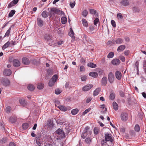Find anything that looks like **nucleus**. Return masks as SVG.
Listing matches in <instances>:
<instances>
[{
    "label": "nucleus",
    "mask_w": 146,
    "mask_h": 146,
    "mask_svg": "<svg viewBox=\"0 0 146 146\" xmlns=\"http://www.w3.org/2000/svg\"><path fill=\"white\" fill-rule=\"evenodd\" d=\"M0 84L5 86H7L9 85L10 82L7 78H1L0 80Z\"/></svg>",
    "instance_id": "1"
},
{
    "label": "nucleus",
    "mask_w": 146,
    "mask_h": 146,
    "mask_svg": "<svg viewBox=\"0 0 146 146\" xmlns=\"http://www.w3.org/2000/svg\"><path fill=\"white\" fill-rule=\"evenodd\" d=\"M114 76L112 72L109 73L108 75V81L110 83H113L114 80Z\"/></svg>",
    "instance_id": "2"
},
{
    "label": "nucleus",
    "mask_w": 146,
    "mask_h": 146,
    "mask_svg": "<svg viewBox=\"0 0 146 146\" xmlns=\"http://www.w3.org/2000/svg\"><path fill=\"white\" fill-rule=\"evenodd\" d=\"M105 140L106 141H110L111 142H112L113 139L110 134L107 133L105 134Z\"/></svg>",
    "instance_id": "3"
},
{
    "label": "nucleus",
    "mask_w": 146,
    "mask_h": 146,
    "mask_svg": "<svg viewBox=\"0 0 146 146\" xmlns=\"http://www.w3.org/2000/svg\"><path fill=\"white\" fill-rule=\"evenodd\" d=\"M12 73V72L9 69H5L3 72V74L6 76H10Z\"/></svg>",
    "instance_id": "4"
},
{
    "label": "nucleus",
    "mask_w": 146,
    "mask_h": 146,
    "mask_svg": "<svg viewBox=\"0 0 146 146\" xmlns=\"http://www.w3.org/2000/svg\"><path fill=\"white\" fill-rule=\"evenodd\" d=\"M57 134L60 135L61 137L63 138L64 137L65 134L62 131L61 129H58L56 131Z\"/></svg>",
    "instance_id": "5"
},
{
    "label": "nucleus",
    "mask_w": 146,
    "mask_h": 146,
    "mask_svg": "<svg viewBox=\"0 0 146 146\" xmlns=\"http://www.w3.org/2000/svg\"><path fill=\"white\" fill-rule=\"evenodd\" d=\"M93 87L92 85L88 84L84 86L82 88V90L84 91H88L90 90Z\"/></svg>",
    "instance_id": "6"
},
{
    "label": "nucleus",
    "mask_w": 146,
    "mask_h": 146,
    "mask_svg": "<svg viewBox=\"0 0 146 146\" xmlns=\"http://www.w3.org/2000/svg\"><path fill=\"white\" fill-rule=\"evenodd\" d=\"M121 117L122 120L125 121L127 119V115L125 113H122L121 115Z\"/></svg>",
    "instance_id": "7"
},
{
    "label": "nucleus",
    "mask_w": 146,
    "mask_h": 146,
    "mask_svg": "<svg viewBox=\"0 0 146 146\" xmlns=\"http://www.w3.org/2000/svg\"><path fill=\"white\" fill-rule=\"evenodd\" d=\"M37 23L38 26L41 27L43 25L44 23L43 20L41 18H38L37 19Z\"/></svg>",
    "instance_id": "8"
},
{
    "label": "nucleus",
    "mask_w": 146,
    "mask_h": 146,
    "mask_svg": "<svg viewBox=\"0 0 146 146\" xmlns=\"http://www.w3.org/2000/svg\"><path fill=\"white\" fill-rule=\"evenodd\" d=\"M107 82V78L106 77H103L101 81L102 85L103 86H105Z\"/></svg>",
    "instance_id": "9"
},
{
    "label": "nucleus",
    "mask_w": 146,
    "mask_h": 146,
    "mask_svg": "<svg viewBox=\"0 0 146 146\" xmlns=\"http://www.w3.org/2000/svg\"><path fill=\"white\" fill-rule=\"evenodd\" d=\"M115 76L116 78L118 80H120L121 78V74L119 71H117L115 73Z\"/></svg>",
    "instance_id": "10"
},
{
    "label": "nucleus",
    "mask_w": 146,
    "mask_h": 146,
    "mask_svg": "<svg viewBox=\"0 0 146 146\" xmlns=\"http://www.w3.org/2000/svg\"><path fill=\"white\" fill-rule=\"evenodd\" d=\"M13 64L14 66L17 67L20 65V62L18 60L15 59L13 60Z\"/></svg>",
    "instance_id": "11"
},
{
    "label": "nucleus",
    "mask_w": 146,
    "mask_h": 146,
    "mask_svg": "<svg viewBox=\"0 0 146 146\" xmlns=\"http://www.w3.org/2000/svg\"><path fill=\"white\" fill-rule=\"evenodd\" d=\"M112 64L115 65H118L120 63V61L117 59H115L111 61Z\"/></svg>",
    "instance_id": "12"
},
{
    "label": "nucleus",
    "mask_w": 146,
    "mask_h": 146,
    "mask_svg": "<svg viewBox=\"0 0 146 146\" xmlns=\"http://www.w3.org/2000/svg\"><path fill=\"white\" fill-rule=\"evenodd\" d=\"M22 62L24 64L28 65L30 63V61L27 58L25 57L23 58Z\"/></svg>",
    "instance_id": "13"
},
{
    "label": "nucleus",
    "mask_w": 146,
    "mask_h": 146,
    "mask_svg": "<svg viewBox=\"0 0 146 146\" xmlns=\"http://www.w3.org/2000/svg\"><path fill=\"white\" fill-rule=\"evenodd\" d=\"M125 48V45H121L118 46L117 50L118 52H121Z\"/></svg>",
    "instance_id": "14"
},
{
    "label": "nucleus",
    "mask_w": 146,
    "mask_h": 146,
    "mask_svg": "<svg viewBox=\"0 0 146 146\" xmlns=\"http://www.w3.org/2000/svg\"><path fill=\"white\" fill-rule=\"evenodd\" d=\"M44 38L46 40L48 41L52 39V37L51 35L46 34L45 35Z\"/></svg>",
    "instance_id": "15"
},
{
    "label": "nucleus",
    "mask_w": 146,
    "mask_h": 146,
    "mask_svg": "<svg viewBox=\"0 0 146 146\" xmlns=\"http://www.w3.org/2000/svg\"><path fill=\"white\" fill-rule=\"evenodd\" d=\"M101 90L100 88H98L96 89L93 92V94L94 96H97L100 92Z\"/></svg>",
    "instance_id": "16"
},
{
    "label": "nucleus",
    "mask_w": 146,
    "mask_h": 146,
    "mask_svg": "<svg viewBox=\"0 0 146 146\" xmlns=\"http://www.w3.org/2000/svg\"><path fill=\"white\" fill-rule=\"evenodd\" d=\"M89 75L95 78H96L98 76V74L96 72H90Z\"/></svg>",
    "instance_id": "17"
},
{
    "label": "nucleus",
    "mask_w": 146,
    "mask_h": 146,
    "mask_svg": "<svg viewBox=\"0 0 146 146\" xmlns=\"http://www.w3.org/2000/svg\"><path fill=\"white\" fill-rule=\"evenodd\" d=\"M58 107L61 111H66L67 110V108L65 106H59Z\"/></svg>",
    "instance_id": "18"
},
{
    "label": "nucleus",
    "mask_w": 146,
    "mask_h": 146,
    "mask_svg": "<svg viewBox=\"0 0 146 146\" xmlns=\"http://www.w3.org/2000/svg\"><path fill=\"white\" fill-rule=\"evenodd\" d=\"M16 120V117L15 116L11 117L9 119V121L10 122L12 123L15 122Z\"/></svg>",
    "instance_id": "19"
},
{
    "label": "nucleus",
    "mask_w": 146,
    "mask_h": 146,
    "mask_svg": "<svg viewBox=\"0 0 146 146\" xmlns=\"http://www.w3.org/2000/svg\"><path fill=\"white\" fill-rule=\"evenodd\" d=\"M123 41V40L122 39L120 38H118L115 40V44H121Z\"/></svg>",
    "instance_id": "20"
},
{
    "label": "nucleus",
    "mask_w": 146,
    "mask_h": 146,
    "mask_svg": "<svg viewBox=\"0 0 146 146\" xmlns=\"http://www.w3.org/2000/svg\"><path fill=\"white\" fill-rule=\"evenodd\" d=\"M113 108L115 110H117L118 108V107L117 104V103L114 102L113 103Z\"/></svg>",
    "instance_id": "21"
},
{
    "label": "nucleus",
    "mask_w": 146,
    "mask_h": 146,
    "mask_svg": "<svg viewBox=\"0 0 146 146\" xmlns=\"http://www.w3.org/2000/svg\"><path fill=\"white\" fill-rule=\"evenodd\" d=\"M121 3L124 6H127L129 4L128 1L127 0H123L121 1Z\"/></svg>",
    "instance_id": "22"
},
{
    "label": "nucleus",
    "mask_w": 146,
    "mask_h": 146,
    "mask_svg": "<svg viewBox=\"0 0 146 146\" xmlns=\"http://www.w3.org/2000/svg\"><path fill=\"white\" fill-rule=\"evenodd\" d=\"M78 109L76 108L72 110L71 112L73 115H75L78 113Z\"/></svg>",
    "instance_id": "23"
},
{
    "label": "nucleus",
    "mask_w": 146,
    "mask_h": 146,
    "mask_svg": "<svg viewBox=\"0 0 146 146\" xmlns=\"http://www.w3.org/2000/svg\"><path fill=\"white\" fill-rule=\"evenodd\" d=\"M87 65L88 66L92 68H95L96 67V64L92 62L88 63Z\"/></svg>",
    "instance_id": "24"
},
{
    "label": "nucleus",
    "mask_w": 146,
    "mask_h": 146,
    "mask_svg": "<svg viewBox=\"0 0 146 146\" xmlns=\"http://www.w3.org/2000/svg\"><path fill=\"white\" fill-rule=\"evenodd\" d=\"M70 32L69 33V35L73 38H74L75 36L74 35V33L72 30L71 28L70 29Z\"/></svg>",
    "instance_id": "25"
},
{
    "label": "nucleus",
    "mask_w": 146,
    "mask_h": 146,
    "mask_svg": "<svg viewBox=\"0 0 146 146\" xmlns=\"http://www.w3.org/2000/svg\"><path fill=\"white\" fill-rule=\"evenodd\" d=\"M95 28L93 25H91L89 27V32L91 34H92L94 33V30Z\"/></svg>",
    "instance_id": "26"
},
{
    "label": "nucleus",
    "mask_w": 146,
    "mask_h": 146,
    "mask_svg": "<svg viewBox=\"0 0 146 146\" xmlns=\"http://www.w3.org/2000/svg\"><path fill=\"white\" fill-rule=\"evenodd\" d=\"M67 19L66 17H62L61 19V21L62 24H65L67 22Z\"/></svg>",
    "instance_id": "27"
},
{
    "label": "nucleus",
    "mask_w": 146,
    "mask_h": 146,
    "mask_svg": "<svg viewBox=\"0 0 146 146\" xmlns=\"http://www.w3.org/2000/svg\"><path fill=\"white\" fill-rule=\"evenodd\" d=\"M15 11L14 10H12L9 12V17H11L13 16L15 14Z\"/></svg>",
    "instance_id": "28"
},
{
    "label": "nucleus",
    "mask_w": 146,
    "mask_h": 146,
    "mask_svg": "<svg viewBox=\"0 0 146 146\" xmlns=\"http://www.w3.org/2000/svg\"><path fill=\"white\" fill-rule=\"evenodd\" d=\"M117 17L119 20H121L123 18V16L122 14L121 13H119L117 15Z\"/></svg>",
    "instance_id": "29"
},
{
    "label": "nucleus",
    "mask_w": 146,
    "mask_h": 146,
    "mask_svg": "<svg viewBox=\"0 0 146 146\" xmlns=\"http://www.w3.org/2000/svg\"><path fill=\"white\" fill-rule=\"evenodd\" d=\"M9 46V41H8L3 46L2 49L3 50H4L8 47Z\"/></svg>",
    "instance_id": "30"
},
{
    "label": "nucleus",
    "mask_w": 146,
    "mask_h": 146,
    "mask_svg": "<svg viewBox=\"0 0 146 146\" xmlns=\"http://www.w3.org/2000/svg\"><path fill=\"white\" fill-rule=\"evenodd\" d=\"M82 22L84 26L86 27H87L88 26V23L85 19H82Z\"/></svg>",
    "instance_id": "31"
},
{
    "label": "nucleus",
    "mask_w": 146,
    "mask_h": 146,
    "mask_svg": "<svg viewBox=\"0 0 146 146\" xmlns=\"http://www.w3.org/2000/svg\"><path fill=\"white\" fill-rule=\"evenodd\" d=\"M11 27H10L9 29L7 30V31L6 33H5V37L7 36L8 37L9 35V34L10 33L11 30Z\"/></svg>",
    "instance_id": "32"
},
{
    "label": "nucleus",
    "mask_w": 146,
    "mask_h": 146,
    "mask_svg": "<svg viewBox=\"0 0 146 146\" xmlns=\"http://www.w3.org/2000/svg\"><path fill=\"white\" fill-rule=\"evenodd\" d=\"M44 84L42 83H38L37 85V88L39 90L42 89L44 88Z\"/></svg>",
    "instance_id": "33"
},
{
    "label": "nucleus",
    "mask_w": 146,
    "mask_h": 146,
    "mask_svg": "<svg viewBox=\"0 0 146 146\" xmlns=\"http://www.w3.org/2000/svg\"><path fill=\"white\" fill-rule=\"evenodd\" d=\"M28 88L30 91H33L35 89L34 86L31 84H29L28 87Z\"/></svg>",
    "instance_id": "34"
},
{
    "label": "nucleus",
    "mask_w": 146,
    "mask_h": 146,
    "mask_svg": "<svg viewBox=\"0 0 146 146\" xmlns=\"http://www.w3.org/2000/svg\"><path fill=\"white\" fill-rule=\"evenodd\" d=\"M28 124L27 123H24L23 124L22 127L24 129H27L28 127Z\"/></svg>",
    "instance_id": "35"
},
{
    "label": "nucleus",
    "mask_w": 146,
    "mask_h": 146,
    "mask_svg": "<svg viewBox=\"0 0 146 146\" xmlns=\"http://www.w3.org/2000/svg\"><path fill=\"white\" fill-rule=\"evenodd\" d=\"M57 78V76L56 75H54L53 76L52 78L50 80L55 82L56 81Z\"/></svg>",
    "instance_id": "36"
},
{
    "label": "nucleus",
    "mask_w": 146,
    "mask_h": 146,
    "mask_svg": "<svg viewBox=\"0 0 146 146\" xmlns=\"http://www.w3.org/2000/svg\"><path fill=\"white\" fill-rule=\"evenodd\" d=\"M62 92L61 90L59 88H57L55 90V93L56 94H60Z\"/></svg>",
    "instance_id": "37"
},
{
    "label": "nucleus",
    "mask_w": 146,
    "mask_h": 146,
    "mask_svg": "<svg viewBox=\"0 0 146 146\" xmlns=\"http://www.w3.org/2000/svg\"><path fill=\"white\" fill-rule=\"evenodd\" d=\"M134 129L136 131L139 132L140 130L139 125L137 124L134 127Z\"/></svg>",
    "instance_id": "38"
},
{
    "label": "nucleus",
    "mask_w": 146,
    "mask_h": 146,
    "mask_svg": "<svg viewBox=\"0 0 146 146\" xmlns=\"http://www.w3.org/2000/svg\"><path fill=\"white\" fill-rule=\"evenodd\" d=\"M114 55V53L113 52H111L109 53L108 55V57L109 58H111Z\"/></svg>",
    "instance_id": "39"
},
{
    "label": "nucleus",
    "mask_w": 146,
    "mask_h": 146,
    "mask_svg": "<svg viewBox=\"0 0 146 146\" xmlns=\"http://www.w3.org/2000/svg\"><path fill=\"white\" fill-rule=\"evenodd\" d=\"M75 1H73V2H71L70 3V6L72 8H73L75 6Z\"/></svg>",
    "instance_id": "40"
},
{
    "label": "nucleus",
    "mask_w": 146,
    "mask_h": 146,
    "mask_svg": "<svg viewBox=\"0 0 146 146\" xmlns=\"http://www.w3.org/2000/svg\"><path fill=\"white\" fill-rule=\"evenodd\" d=\"M88 14V12L86 10H84L82 13V15L85 17Z\"/></svg>",
    "instance_id": "41"
},
{
    "label": "nucleus",
    "mask_w": 146,
    "mask_h": 146,
    "mask_svg": "<svg viewBox=\"0 0 146 146\" xmlns=\"http://www.w3.org/2000/svg\"><path fill=\"white\" fill-rule=\"evenodd\" d=\"M99 132V129L97 127H95L94 129V133L95 134H97Z\"/></svg>",
    "instance_id": "42"
},
{
    "label": "nucleus",
    "mask_w": 146,
    "mask_h": 146,
    "mask_svg": "<svg viewBox=\"0 0 146 146\" xmlns=\"http://www.w3.org/2000/svg\"><path fill=\"white\" fill-rule=\"evenodd\" d=\"M115 97V94L114 93H111L110 96V98L111 100H113Z\"/></svg>",
    "instance_id": "43"
},
{
    "label": "nucleus",
    "mask_w": 146,
    "mask_h": 146,
    "mask_svg": "<svg viewBox=\"0 0 146 146\" xmlns=\"http://www.w3.org/2000/svg\"><path fill=\"white\" fill-rule=\"evenodd\" d=\"M54 83L55 82L54 81L50 80L48 83L49 86L51 87L54 84Z\"/></svg>",
    "instance_id": "44"
},
{
    "label": "nucleus",
    "mask_w": 146,
    "mask_h": 146,
    "mask_svg": "<svg viewBox=\"0 0 146 146\" xmlns=\"http://www.w3.org/2000/svg\"><path fill=\"white\" fill-rule=\"evenodd\" d=\"M42 16L44 18H46L47 17L46 12V11H43L41 14Z\"/></svg>",
    "instance_id": "45"
},
{
    "label": "nucleus",
    "mask_w": 146,
    "mask_h": 146,
    "mask_svg": "<svg viewBox=\"0 0 146 146\" xmlns=\"http://www.w3.org/2000/svg\"><path fill=\"white\" fill-rule=\"evenodd\" d=\"M81 79L82 81H85L87 79L86 76L85 75L81 76Z\"/></svg>",
    "instance_id": "46"
},
{
    "label": "nucleus",
    "mask_w": 146,
    "mask_h": 146,
    "mask_svg": "<svg viewBox=\"0 0 146 146\" xmlns=\"http://www.w3.org/2000/svg\"><path fill=\"white\" fill-rule=\"evenodd\" d=\"M80 71L81 72H84L85 70V68L83 66H80Z\"/></svg>",
    "instance_id": "47"
},
{
    "label": "nucleus",
    "mask_w": 146,
    "mask_h": 146,
    "mask_svg": "<svg viewBox=\"0 0 146 146\" xmlns=\"http://www.w3.org/2000/svg\"><path fill=\"white\" fill-rule=\"evenodd\" d=\"M90 13L92 14H95L96 13V11L93 9H91L90 10Z\"/></svg>",
    "instance_id": "48"
},
{
    "label": "nucleus",
    "mask_w": 146,
    "mask_h": 146,
    "mask_svg": "<svg viewBox=\"0 0 146 146\" xmlns=\"http://www.w3.org/2000/svg\"><path fill=\"white\" fill-rule=\"evenodd\" d=\"M19 102L20 104L22 105H24L25 104V102L24 100L21 99L19 100Z\"/></svg>",
    "instance_id": "49"
},
{
    "label": "nucleus",
    "mask_w": 146,
    "mask_h": 146,
    "mask_svg": "<svg viewBox=\"0 0 146 146\" xmlns=\"http://www.w3.org/2000/svg\"><path fill=\"white\" fill-rule=\"evenodd\" d=\"M115 44V42L114 40L109 41L107 42V44L108 45H112V44Z\"/></svg>",
    "instance_id": "50"
},
{
    "label": "nucleus",
    "mask_w": 146,
    "mask_h": 146,
    "mask_svg": "<svg viewBox=\"0 0 146 146\" xmlns=\"http://www.w3.org/2000/svg\"><path fill=\"white\" fill-rule=\"evenodd\" d=\"M101 143L102 144V146H108V145L107 144L106 142H104V140L102 141Z\"/></svg>",
    "instance_id": "51"
},
{
    "label": "nucleus",
    "mask_w": 146,
    "mask_h": 146,
    "mask_svg": "<svg viewBox=\"0 0 146 146\" xmlns=\"http://www.w3.org/2000/svg\"><path fill=\"white\" fill-rule=\"evenodd\" d=\"M91 110V109L90 108H89L86 110L83 113V115H85L86 113H87L90 110Z\"/></svg>",
    "instance_id": "52"
},
{
    "label": "nucleus",
    "mask_w": 146,
    "mask_h": 146,
    "mask_svg": "<svg viewBox=\"0 0 146 146\" xmlns=\"http://www.w3.org/2000/svg\"><path fill=\"white\" fill-rule=\"evenodd\" d=\"M86 142L87 143H90L91 141V139L90 138H86L85 139Z\"/></svg>",
    "instance_id": "53"
},
{
    "label": "nucleus",
    "mask_w": 146,
    "mask_h": 146,
    "mask_svg": "<svg viewBox=\"0 0 146 146\" xmlns=\"http://www.w3.org/2000/svg\"><path fill=\"white\" fill-rule=\"evenodd\" d=\"M15 4L12 2H11L8 5L7 8H10L11 7L14 6Z\"/></svg>",
    "instance_id": "54"
},
{
    "label": "nucleus",
    "mask_w": 146,
    "mask_h": 146,
    "mask_svg": "<svg viewBox=\"0 0 146 146\" xmlns=\"http://www.w3.org/2000/svg\"><path fill=\"white\" fill-rule=\"evenodd\" d=\"M99 21V20L98 18H96L94 20V25H96L97 24Z\"/></svg>",
    "instance_id": "55"
},
{
    "label": "nucleus",
    "mask_w": 146,
    "mask_h": 146,
    "mask_svg": "<svg viewBox=\"0 0 146 146\" xmlns=\"http://www.w3.org/2000/svg\"><path fill=\"white\" fill-rule=\"evenodd\" d=\"M119 59L121 60L122 62H124L125 60V57L123 56H119Z\"/></svg>",
    "instance_id": "56"
},
{
    "label": "nucleus",
    "mask_w": 146,
    "mask_h": 146,
    "mask_svg": "<svg viewBox=\"0 0 146 146\" xmlns=\"http://www.w3.org/2000/svg\"><path fill=\"white\" fill-rule=\"evenodd\" d=\"M111 23L113 27H116V24L115 22L113 20H112L111 21Z\"/></svg>",
    "instance_id": "57"
},
{
    "label": "nucleus",
    "mask_w": 146,
    "mask_h": 146,
    "mask_svg": "<svg viewBox=\"0 0 146 146\" xmlns=\"http://www.w3.org/2000/svg\"><path fill=\"white\" fill-rule=\"evenodd\" d=\"M7 139L6 138H3L1 140V142L2 143H4L6 142Z\"/></svg>",
    "instance_id": "58"
},
{
    "label": "nucleus",
    "mask_w": 146,
    "mask_h": 146,
    "mask_svg": "<svg viewBox=\"0 0 146 146\" xmlns=\"http://www.w3.org/2000/svg\"><path fill=\"white\" fill-rule=\"evenodd\" d=\"M11 110V107L10 106L7 107L6 108V111L8 113Z\"/></svg>",
    "instance_id": "59"
},
{
    "label": "nucleus",
    "mask_w": 146,
    "mask_h": 146,
    "mask_svg": "<svg viewBox=\"0 0 146 146\" xmlns=\"http://www.w3.org/2000/svg\"><path fill=\"white\" fill-rule=\"evenodd\" d=\"M133 10L135 12H138L139 11V9L135 7L133 8Z\"/></svg>",
    "instance_id": "60"
},
{
    "label": "nucleus",
    "mask_w": 146,
    "mask_h": 146,
    "mask_svg": "<svg viewBox=\"0 0 146 146\" xmlns=\"http://www.w3.org/2000/svg\"><path fill=\"white\" fill-rule=\"evenodd\" d=\"M36 142L37 145V146H41V143L38 141V140L36 139Z\"/></svg>",
    "instance_id": "61"
},
{
    "label": "nucleus",
    "mask_w": 146,
    "mask_h": 146,
    "mask_svg": "<svg viewBox=\"0 0 146 146\" xmlns=\"http://www.w3.org/2000/svg\"><path fill=\"white\" fill-rule=\"evenodd\" d=\"M87 133H86L85 132L83 133L82 134L81 137L83 139L85 138L86 137Z\"/></svg>",
    "instance_id": "62"
},
{
    "label": "nucleus",
    "mask_w": 146,
    "mask_h": 146,
    "mask_svg": "<svg viewBox=\"0 0 146 146\" xmlns=\"http://www.w3.org/2000/svg\"><path fill=\"white\" fill-rule=\"evenodd\" d=\"M92 98L91 97H88L87 98L86 100V103H88L90 102L92 100Z\"/></svg>",
    "instance_id": "63"
},
{
    "label": "nucleus",
    "mask_w": 146,
    "mask_h": 146,
    "mask_svg": "<svg viewBox=\"0 0 146 146\" xmlns=\"http://www.w3.org/2000/svg\"><path fill=\"white\" fill-rule=\"evenodd\" d=\"M57 11V10L55 8H53L51 10V12L56 13Z\"/></svg>",
    "instance_id": "64"
}]
</instances>
